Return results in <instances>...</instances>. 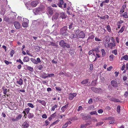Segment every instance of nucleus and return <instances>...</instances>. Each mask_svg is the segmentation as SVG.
I'll use <instances>...</instances> for the list:
<instances>
[{
  "label": "nucleus",
  "mask_w": 128,
  "mask_h": 128,
  "mask_svg": "<svg viewBox=\"0 0 128 128\" xmlns=\"http://www.w3.org/2000/svg\"><path fill=\"white\" fill-rule=\"evenodd\" d=\"M112 68V66H110L107 68V70L108 71H110L111 69Z\"/></svg>",
  "instance_id": "680f3d73"
},
{
  "label": "nucleus",
  "mask_w": 128,
  "mask_h": 128,
  "mask_svg": "<svg viewBox=\"0 0 128 128\" xmlns=\"http://www.w3.org/2000/svg\"><path fill=\"white\" fill-rule=\"evenodd\" d=\"M125 28V26H122L120 29V30L119 31V32H118V33H122V32L123 31H124V29Z\"/></svg>",
  "instance_id": "7c9ffc66"
},
{
  "label": "nucleus",
  "mask_w": 128,
  "mask_h": 128,
  "mask_svg": "<svg viewBox=\"0 0 128 128\" xmlns=\"http://www.w3.org/2000/svg\"><path fill=\"white\" fill-rule=\"evenodd\" d=\"M64 3V2L63 0H60V2L58 4V6L62 8V5Z\"/></svg>",
  "instance_id": "f3484780"
},
{
  "label": "nucleus",
  "mask_w": 128,
  "mask_h": 128,
  "mask_svg": "<svg viewBox=\"0 0 128 128\" xmlns=\"http://www.w3.org/2000/svg\"><path fill=\"white\" fill-rule=\"evenodd\" d=\"M95 40L97 42H99L101 41V40L99 39V38L96 37L95 38Z\"/></svg>",
  "instance_id": "6e6d98bb"
},
{
  "label": "nucleus",
  "mask_w": 128,
  "mask_h": 128,
  "mask_svg": "<svg viewBox=\"0 0 128 128\" xmlns=\"http://www.w3.org/2000/svg\"><path fill=\"white\" fill-rule=\"evenodd\" d=\"M30 60V58L28 56H26L24 57L23 61L24 62H27Z\"/></svg>",
  "instance_id": "aec40b11"
},
{
  "label": "nucleus",
  "mask_w": 128,
  "mask_h": 128,
  "mask_svg": "<svg viewBox=\"0 0 128 128\" xmlns=\"http://www.w3.org/2000/svg\"><path fill=\"white\" fill-rule=\"evenodd\" d=\"M38 2L37 1H34L31 2L30 5L32 6L35 7L38 4Z\"/></svg>",
  "instance_id": "9d476101"
},
{
  "label": "nucleus",
  "mask_w": 128,
  "mask_h": 128,
  "mask_svg": "<svg viewBox=\"0 0 128 128\" xmlns=\"http://www.w3.org/2000/svg\"><path fill=\"white\" fill-rule=\"evenodd\" d=\"M29 111L30 108H27L25 110V111H23L22 113H24V116H25V115L26 114V113L27 114H28V112H29Z\"/></svg>",
  "instance_id": "6ab92c4d"
},
{
  "label": "nucleus",
  "mask_w": 128,
  "mask_h": 128,
  "mask_svg": "<svg viewBox=\"0 0 128 128\" xmlns=\"http://www.w3.org/2000/svg\"><path fill=\"white\" fill-rule=\"evenodd\" d=\"M57 107V105L55 104L54 106H52V110L54 111L55 108Z\"/></svg>",
  "instance_id": "de8ad7c7"
},
{
  "label": "nucleus",
  "mask_w": 128,
  "mask_h": 128,
  "mask_svg": "<svg viewBox=\"0 0 128 128\" xmlns=\"http://www.w3.org/2000/svg\"><path fill=\"white\" fill-rule=\"evenodd\" d=\"M45 8L44 6L42 5H40L39 6L36 8L35 10V12L36 13L38 14L40 12L43 11Z\"/></svg>",
  "instance_id": "7ed1b4c3"
},
{
  "label": "nucleus",
  "mask_w": 128,
  "mask_h": 128,
  "mask_svg": "<svg viewBox=\"0 0 128 128\" xmlns=\"http://www.w3.org/2000/svg\"><path fill=\"white\" fill-rule=\"evenodd\" d=\"M4 20L6 21V22H8L9 21V18H8V17H6H6L4 18Z\"/></svg>",
  "instance_id": "0e129e2a"
},
{
  "label": "nucleus",
  "mask_w": 128,
  "mask_h": 128,
  "mask_svg": "<svg viewBox=\"0 0 128 128\" xmlns=\"http://www.w3.org/2000/svg\"><path fill=\"white\" fill-rule=\"evenodd\" d=\"M70 37L72 39H74L76 38H78L77 34H72L70 36Z\"/></svg>",
  "instance_id": "4be33fe9"
},
{
  "label": "nucleus",
  "mask_w": 128,
  "mask_h": 128,
  "mask_svg": "<svg viewBox=\"0 0 128 128\" xmlns=\"http://www.w3.org/2000/svg\"><path fill=\"white\" fill-rule=\"evenodd\" d=\"M98 17L100 18L101 19H102L105 20L106 19H108L109 17V16L108 15H106L104 16H101L100 17L99 16H98Z\"/></svg>",
  "instance_id": "a211bd4d"
},
{
  "label": "nucleus",
  "mask_w": 128,
  "mask_h": 128,
  "mask_svg": "<svg viewBox=\"0 0 128 128\" xmlns=\"http://www.w3.org/2000/svg\"><path fill=\"white\" fill-rule=\"evenodd\" d=\"M108 47L110 48V49H112L113 47H115L116 46V43H113L110 42L108 44Z\"/></svg>",
  "instance_id": "9b49d317"
},
{
  "label": "nucleus",
  "mask_w": 128,
  "mask_h": 128,
  "mask_svg": "<svg viewBox=\"0 0 128 128\" xmlns=\"http://www.w3.org/2000/svg\"><path fill=\"white\" fill-rule=\"evenodd\" d=\"M88 79H86L84 80L81 83L82 84H85L87 83L88 82Z\"/></svg>",
  "instance_id": "393cba45"
},
{
  "label": "nucleus",
  "mask_w": 128,
  "mask_h": 128,
  "mask_svg": "<svg viewBox=\"0 0 128 128\" xmlns=\"http://www.w3.org/2000/svg\"><path fill=\"white\" fill-rule=\"evenodd\" d=\"M68 125L66 122L62 126V128H66L67 126Z\"/></svg>",
  "instance_id": "052dcab7"
},
{
  "label": "nucleus",
  "mask_w": 128,
  "mask_h": 128,
  "mask_svg": "<svg viewBox=\"0 0 128 128\" xmlns=\"http://www.w3.org/2000/svg\"><path fill=\"white\" fill-rule=\"evenodd\" d=\"M112 53L114 54L115 55H116L118 54V52L116 50H113L112 51Z\"/></svg>",
  "instance_id": "79ce46f5"
},
{
  "label": "nucleus",
  "mask_w": 128,
  "mask_h": 128,
  "mask_svg": "<svg viewBox=\"0 0 128 128\" xmlns=\"http://www.w3.org/2000/svg\"><path fill=\"white\" fill-rule=\"evenodd\" d=\"M126 8L122 6L121 9L120 11V14H122L124 12V10Z\"/></svg>",
  "instance_id": "c85d7f7f"
},
{
  "label": "nucleus",
  "mask_w": 128,
  "mask_h": 128,
  "mask_svg": "<svg viewBox=\"0 0 128 128\" xmlns=\"http://www.w3.org/2000/svg\"><path fill=\"white\" fill-rule=\"evenodd\" d=\"M100 48V47L99 46H96L94 48L92 49V50H93L94 51L96 52V53H98L100 52L99 49Z\"/></svg>",
  "instance_id": "ddd939ff"
},
{
  "label": "nucleus",
  "mask_w": 128,
  "mask_h": 128,
  "mask_svg": "<svg viewBox=\"0 0 128 128\" xmlns=\"http://www.w3.org/2000/svg\"><path fill=\"white\" fill-rule=\"evenodd\" d=\"M16 61L17 62H19L22 64L23 65L24 64L23 62L22 61V60L20 59L17 60Z\"/></svg>",
  "instance_id": "09e8293b"
},
{
  "label": "nucleus",
  "mask_w": 128,
  "mask_h": 128,
  "mask_svg": "<svg viewBox=\"0 0 128 128\" xmlns=\"http://www.w3.org/2000/svg\"><path fill=\"white\" fill-rule=\"evenodd\" d=\"M34 115L33 114L29 113L28 115V117L29 118H33L34 116Z\"/></svg>",
  "instance_id": "a878e982"
},
{
  "label": "nucleus",
  "mask_w": 128,
  "mask_h": 128,
  "mask_svg": "<svg viewBox=\"0 0 128 128\" xmlns=\"http://www.w3.org/2000/svg\"><path fill=\"white\" fill-rule=\"evenodd\" d=\"M50 44H49V45L54 46L56 47H57L58 46V45L56 44L54 42H50Z\"/></svg>",
  "instance_id": "cd10ccee"
},
{
  "label": "nucleus",
  "mask_w": 128,
  "mask_h": 128,
  "mask_svg": "<svg viewBox=\"0 0 128 128\" xmlns=\"http://www.w3.org/2000/svg\"><path fill=\"white\" fill-rule=\"evenodd\" d=\"M45 125L46 126H47L50 124V122L48 120H46L45 121Z\"/></svg>",
  "instance_id": "603ef678"
},
{
  "label": "nucleus",
  "mask_w": 128,
  "mask_h": 128,
  "mask_svg": "<svg viewBox=\"0 0 128 128\" xmlns=\"http://www.w3.org/2000/svg\"><path fill=\"white\" fill-rule=\"evenodd\" d=\"M29 22H24L22 24V26L24 27H27L28 26Z\"/></svg>",
  "instance_id": "412c9836"
},
{
  "label": "nucleus",
  "mask_w": 128,
  "mask_h": 128,
  "mask_svg": "<svg viewBox=\"0 0 128 128\" xmlns=\"http://www.w3.org/2000/svg\"><path fill=\"white\" fill-rule=\"evenodd\" d=\"M22 126L24 128H27L29 126V124L27 121H25L23 123Z\"/></svg>",
  "instance_id": "4468645a"
},
{
  "label": "nucleus",
  "mask_w": 128,
  "mask_h": 128,
  "mask_svg": "<svg viewBox=\"0 0 128 128\" xmlns=\"http://www.w3.org/2000/svg\"><path fill=\"white\" fill-rule=\"evenodd\" d=\"M56 89L58 91H60L62 89L60 87H55Z\"/></svg>",
  "instance_id": "864d4df0"
},
{
  "label": "nucleus",
  "mask_w": 128,
  "mask_h": 128,
  "mask_svg": "<svg viewBox=\"0 0 128 128\" xmlns=\"http://www.w3.org/2000/svg\"><path fill=\"white\" fill-rule=\"evenodd\" d=\"M124 96L126 97L128 96V92H126L124 94Z\"/></svg>",
  "instance_id": "e2e57ef3"
},
{
  "label": "nucleus",
  "mask_w": 128,
  "mask_h": 128,
  "mask_svg": "<svg viewBox=\"0 0 128 128\" xmlns=\"http://www.w3.org/2000/svg\"><path fill=\"white\" fill-rule=\"evenodd\" d=\"M91 89L93 92L96 93H99L101 92L102 90L101 88H96L94 87H92Z\"/></svg>",
  "instance_id": "20e7f679"
},
{
  "label": "nucleus",
  "mask_w": 128,
  "mask_h": 128,
  "mask_svg": "<svg viewBox=\"0 0 128 128\" xmlns=\"http://www.w3.org/2000/svg\"><path fill=\"white\" fill-rule=\"evenodd\" d=\"M94 36L93 35H90L88 38V40L92 39L94 38Z\"/></svg>",
  "instance_id": "ea45409f"
},
{
  "label": "nucleus",
  "mask_w": 128,
  "mask_h": 128,
  "mask_svg": "<svg viewBox=\"0 0 128 128\" xmlns=\"http://www.w3.org/2000/svg\"><path fill=\"white\" fill-rule=\"evenodd\" d=\"M80 115L82 118L84 120H85L86 119V117L85 116L84 114H80Z\"/></svg>",
  "instance_id": "58836bf2"
},
{
  "label": "nucleus",
  "mask_w": 128,
  "mask_h": 128,
  "mask_svg": "<svg viewBox=\"0 0 128 128\" xmlns=\"http://www.w3.org/2000/svg\"><path fill=\"white\" fill-rule=\"evenodd\" d=\"M96 80H94L92 81V85L95 86L96 84Z\"/></svg>",
  "instance_id": "a19ab883"
},
{
  "label": "nucleus",
  "mask_w": 128,
  "mask_h": 128,
  "mask_svg": "<svg viewBox=\"0 0 128 128\" xmlns=\"http://www.w3.org/2000/svg\"><path fill=\"white\" fill-rule=\"evenodd\" d=\"M111 85L114 88H116L118 86V84L117 82L114 80H112L111 82Z\"/></svg>",
  "instance_id": "423d86ee"
},
{
  "label": "nucleus",
  "mask_w": 128,
  "mask_h": 128,
  "mask_svg": "<svg viewBox=\"0 0 128 128\" xmlns=\"http://www.w3.org/2000/svg\"><path fill=\"white\" fill-rule=\"evenodd\" d=\"M16 83L20 85H22L23 84V81L21 78L17 80Z\"/></svg>",
  "instance_id": "f8f14e48"
},
{
  "label": "nucleus",
  "mask_w": 128,
  "mask_h": 128,
  "mask_svg": "<svg viewBox=\"0 0 128 128\" xmlns=\"http://www.w3.org/2000/svg\"><path fill=\"white\" fill-rule=\"evenodd\" d=\"M77 94L76 93H70L69 94V99L70 100H72L74 98V97L76 96Z\"/></svg>",
  "instance_id": "0eeeda50"
},
{
  "label": "nucleus",
  "mask_w": 128,
  "mask_h": 128,
  "mask_svg": "<svg viewBox=\"0 0 128 128\" xmlns=\"http://www.w3.org/2000/svg\"><path fill=\"white\" fill-rule=\"evenodd\" d=\"M101 51L102 52V56H106V53L105 50L104 49H102L101 50Z\"/></svg>",
  "instance_id": "5701e85b"
},
{
  "label": "nucleus",
  "mask_w": 128,
  "mask_h": 128,
  "mask_svg": "<svg viewBox=\"0 0 128 128\" xmlns=\"http://www.w3.org/2000/svg\"><path fill=\"white\" fill-rule=\"evenodd\" d=\"M111 100L114 102H121L118 99L114 98H112L111 99Z\"/></svg>",
  "instance_id": "2eb2a0df"
},
{
  "label": "nucleus",
  "mask_w": 128,
  "mask_h": 128,
  "mask_svg": "<svg viewBox=\"0 0 128 128\" xmlns=\"http://www.w3.org/2000/svg\"><path fill=\"white\" fill-rule=\"evenodd\" d=\"M60 34L63 36H68V32L67 27L65 26L61 28L60 30Z\"/></svg>",
  "instance_id": "f257e3e1"
},
{
  "label": "nucleus",
  "mask_w": 128,
  "mask_h": 128,
  "mask_svg": "<svg viewBox=\"0 0 128 128\" xmlns=\"http://www.w3.org/2000/svg\"><path fill=\"white\" fill-rule=\"evenodd\" d=\"M103 123L104 122H99L97 124V126L101 125L103 124Z\"/></svg>",
  "instance_id": "bf43d9fd"
},
{
  "label": "nucleus",
  "mask_w": 128,
  "mask_h": 128,
  "mask_svg": "<svg viewBox=\"0 0 128 128\" xmlns=\"http://www.w3.org/2000/svg\"><path fill=\"white\" fill-rule=\"evenodd\" d=\"M78 37L79 38H83L85 36V34L83 31H81L77 34Z\"/></svg>",
  "instance_id": "39448f33"
},
{
  "label": "nucleus",
  "mask_w": 128,
  "mask_h": 128,
  "mask_svg": "<svg viewBox=\"0 0 128 128\" xmlns=\"http://www.w3.org/2000/svg\"><path fill=\"white\" fill-rule=\"evenodd\" d=\"M60 45L63 48H65L66 47L68 48H70V45L67 44V43L65 42L63 40H61L59 43Z\"/></svg>",
  "instance_id": "f03ea898"
},
{
  "label": "nucleus",
  "mask_w": 128,
  "mask_h": 128,
  "mask_svg": "<svg viewBox=\"0 0 128 128\" xmlns=\"http://www.w3.org/2000/svg\"><path fill=\"white\" fill-rule=\"evenodd\" d=\"M49 14L52 15L53 13V10L51 7H48L47 8Z\"/></svg>",
  "instance_id": "1a4fd4ad"
},
{
  "label": "nucleus",
  "mask_w": 128,
  "mask_h": 128,
  "mask_svg": "<svg viewBox=\"0 0 128 128\" xmlns=\"http://www.w3.org/2000/svg\"><path fill=\"white\" fill-rule=\"evenodd\" d=\"M120 105H118L117 108V111L118 113H119L120 112Z\"/></svg>",
  "instance_id": "c9c22d12"
},
{
  "label": "nucleus",
  "mask_w": 128,
  "mask_h": 128,
  "mask_svg": "<svg viewBox=\"0 0 128 128\" xmlns=\"http://www.w3.org/2000/svg\"><path fill=\"white\" fill-rule=\"evenodd\" d=\"M114 74H115V76L116 77L117 76L118 74H119V72H115L114 73Z\"/></svg>",
  "instance_id": "13d9d810"
},
{
  "label": "nucleus",
  "mask_w": 128,
  "mask_h": 128,
  "mask_svg": "<svg viewBox=\"0 0 128 128\" xmlns=\"http://www.w3.org/2000/svg\"><path fill=\"white\" fill-rule=\"evenodd\" d=\"M114 56V55L112 54H111L109 58L110 60V61H112L113 60Z\"/></svg>",
  "instance_id": "e433bc0d"
},
{
  "label": "nucleus",
  "mask_w": 128,
  "mask_h": 128,
  "mask_svg": "<svg viewBox=\"0 0 128 128\" xmlns=\"http://www.w3.org/2000/svg\"><path fill=\"white\" fill-rule=\"evenodd\" d=\"M43 66L42 65L40 64L37 66V68L40 70H41L43 68Z\"/></svg>",
  "instance_id": "f704fd0d"
},
{
  "label": "nucleus",
  "mask_w": 128,
  "mask_h": 128,
  "mask_svg": "<svg viewBox=\"0 0 128 128\" xmlns=\"http://www.w3.org/2000/svg\"><path fill=\"white\" fill-rule=\"evenodd\" d=\"M123 16L124 18H128V16L127 15V13L126 12H125L124 13Z\"/></svg>",
  "instance_id": "8fccbe9b"
},
{
  "label": "nucleus",
  "mask_w": 128,
  "mask_h": 128,
  "mask_svg": "<svg viewBox=\"0 0 128 128\" xmlns=\"http://www.w3.org/2000/svg\"><path fill=\"white\" fill-rule=\"evenodd\" d=\"M4 62L7 65H8L10 64H12V62H9L8 61L6 60H4Z\"/></svg>",
  "instance_id": "3c124183"
},
{
  "label": "nucleus",
  "mask_w": 128,
  "mask_h": 128,
  "mask_svg": "<svg viewBox=\"0 0 128 128\" xmlns=\"http://www.w3.org/2000/svg\"><path fill=\"white\" fill-rule=\"evenodd\" d=\"M98 113H102L103 112V111L102 109H100L98 110Z\"/></svg>",
  "instance_id": "69168bd1"
},
{
  "label": "nucleus",
  "mask_w": 128,
  "mask_h": 128,
  "mask_svg": "<svg viewBox=\"0 0 128 128\" xmlns=\"http://www.w3.org/2000/svg\"><path fill=\"white\" fill-rule=\"evenodd\" d=\"M22 117V115L21 114H19L16 117L18 120H20Z\"/></svg>",
  "instance_id": "2f4dec72"
},
{
  "label": "nucleus",
  "mask_w": 128,
  "mask_h": 128,
  "mask_svg": "<svg viewBox=\"0 0 128 128\" xmlns=\"http://www.w3.org/2000/svg\"><path fill=\"white\" fill-rule=\"evenodd\" d=\"M42 118H47V116L46 114H44L42 115Z\"/></svg>",
  "instance_id": "774afa93"
},
{
  "label": "nucleus",
  "mask_w": 128,
  "mask_h": 128,
  "mask_svg": "<svg viewBox=\"0 0 128 128\" xmlns=\"http://www.w3.org/2000/svg\"><path fill=\"white\" fill-rule=\"evenodd\" d=\"M14 50H12L10 52V56L11 57H12L13 56V54H14Z\"/></svg>",
  "instance_id": "a18cd8bd"
},
{
  "label": "nucleus",
  "mask_w": 128,
  "mask_h": 128,
  "mask_svg": "<svg viewBox=\"0 0 128 128\" xmlns=\"http://www.w3.org/2000/svg\"><path fill=\"white\" fill-rule=\"evenodd\" d=\"M37 102L41 104L44 103L45 102L44 100H38Z\"/></svg>",
  "instance_id": "c03bdc74"
},
{
  "label": "nucleus",
  "mask_w": 128,
  "mask_h": 128,
  "mask_svg": "<svg viewBox=\"0 0 128 128\" xmlns=\"http://www.w3.org/2000/svg\"><path fill=\"white\" fill-rule=\"evenodd\" d=\"M2 89L3 91V93L4 94L6 95V96L7 97H8L9 95L8 94H7V90L6 88H5L4 87H3L2 88Z\"/></svg>",
  "instance_id": "dca6fc26"
},
{
  "label": "nucleus",
  "mask_w": 128,
  "mask_h": 128,
  "mask_svg": "<svg viewBox=\"0 0 128 128\" xmlns=\"http://www.w3.org/2000/svg\"><path fill=\"white\" fill-rule=\"evenodd\" d=\"M47 75H48L47 76V78L54 76V74H47Z\"/></svg>",
  "instance_id": "473e14b6"
},
{
  "label": "nucleus",
  "mask_w": 128,
  "mask_h": 128,
  "mask_svg": "<svg viewBox=\"0 0 128 128\" xmlns=\"http://www.w3.org/2000/svg\"><path fill=\"white\" fill-rule=\"evenodd\" d=\"M46 75H47V74H46V73L43 74L42 75V78H47V76H46Z\"/></svg>",
  "instance_id": "49530a36"
},
{
  "label": "nucleus",
  "mask_w": 128,
  "mask_h": 128,
  "mask_svg": "<svg viewBox=\"0 0 128 128\" xmlns=\"http://www.w3.org/2000/svg\"><path fill=\"white\" fill-rule=\"evenodd\" d=\"M31 60L35 64H37L38 63L36 60L35 59L31 58Z\"/></svg>",
  "instance_id": "bb28decb"
},
{
  "label": "nucleus",
  "mask_w": 128,
  "mask_h": 128,
  "mask_svg": "<svg viewBox=\"0 0 128 128\" xmlns=\"http://www.w3.org/2000/svg\"><path fill=\"white\" fill-rule=\"evenodd\" d=\"M108 119L109 120H111L109 122L110 124H112L114 122V118H112L109 117Z\"/></svg>",
  "instance_id": "b1692460"
},
{
  "label": "nucleus",
  "mask_w": 128,
  "mask_h": 128,
  "mask_svg": "<svg viewBox=\"0 0 128 128\" xmlns=\"http://www.w3.org/2000/svg\"><path fill=\"white\" fill-rule=\"evenodd\" d=\"M27 69L28 70L31 72H32L33 71L34 69L33 68L30 66H28L27 67Z\"/></svg>",
  "instance_id": "4c0bfd02"
},
{
  "label": "nucleus",
  "mask_w": 128,
  "mask_h": 128,
  "mask_svg": "<svg viewBox=\"0 0 128 128\" xmlns=\"http://www.w3.org/2000/svg\"><path fill=\"white\" fill-rule=\"evenodd\" d=\"M90 114L91 115H93L94 114H95L96 115H98V113H97L95 111L90 112Z\"/></svg>",
  "instance_id": "72a5a7b5"
},
{
  "label": "nucleus",
  "mask_w": 128,
  "mask_h": 128,
  "mask_svg": "<svg viewBox=\"0 0 128 128\" xmlns=\"http://www.w3.org/2000/svg\"><path fill=\"white\" fill-rule=\"evenodd\" d=\"M107 29L108 31L109 32H111V28L109 25H108L106 26Z\"/></svg>",
  "instance_id": "c756f323"
},
{
  "label": "nucleus",
  "mask_w": 128,
  "mask_h": 128,
  "mask_svg": "<svg viewBox=\"0 0 128 128\" xmlns=\"http://www.w3.org/2000/svg\"><path fill=\"white\" fill-rule=\"evenodd\" d=\"M124 59L126 60H128V56L127 55H126L123 57Z\"/></svg>",
  "instance_id": "37998d69"
},
{
  "label": "nucleus",
  "mask_w": 128,
  "mask_h": 128,
  "mask_svg": "<svg viewBox=\"0 0 128 128\" xmlns=\"http://www.w3.org/2000/svg\"><path fill=\"white\" fill-rule=\"evenodd\" d=\"M15 28L16 29H19L20 28V23L17 21L15 22L14 24Z\"/></svg>",
  "instance_id": "6e6552de"
},
{
  "label": "nucleus",
  "mask_w": 128,
  "mask_h": 128,
  "mask_svg": "<svg viewBox=\"0 0 128 128\" xmlns=\"http://www.w3.org/2000/svg\"><path fill=\"white\" fill-rule=\"evenodd\" d=\"M111 40L113 43H115V41L113 37L111 38Z\"/></svg>",
  "instance_id": "5fc2aeb1"
},
{
  "label": "nucleus",
  "mask_w": 128,
  "mask_h": 128,
  "mask_svg": "<svg viewBox=\"0 0 128 128\" xmlns=\"http://www.w3.org/2000/svg\"><path fill=\"white\" fill-rule=\"evenodd\" d=\"M86 125L84 124H83L81 125L80 126V128H86Z\"/></svg>",
  "instance_id": "338daca9"
},
{
  "label": "nucleus",
  "mask_w": 128,
  "mask_h": 128,
  "mask_svg": "<svg viewBox=\"0 0 128 128\" xmlns=\"http://www.w3.org/2000/svg\"><path fill=\"white\" fill-rule=\"evenodd\" d=\"M56 116V112H55L54 113L52 114L51 116L52 118H54Z\"/></svg>",
  "instance_id": "4d7b16f0"
}]
</instances>
